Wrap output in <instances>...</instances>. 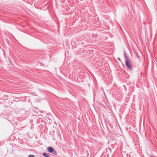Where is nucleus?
<instances>
[{
  "instance_id": "5",
  "label": "nucleus",
  "mask_w": 157,
  "mask_h": 157,
  "mask_svg": "<svg viewBox=\"0 0 157 157\" xmlns=\"http://www.w3.org/2000/svg\"><path fill=\"white\" fill-rule=\"evenodd\" d=\"M28 157H35V155H30L28 156Z\"/></svg>"
},
{
  "instance_id": "8",
  "label": "nucleus",
  "mask_w": 157,
  "mask_h": 157,
  "mask_svg": "<svg viewBox=\"0 0 157 157\" xmlns=\"http://www.w3.org/2000/svg\"><path fill=\"white\" fill-rule=\"evenodd\" d=\"M150 157H155V156H150Z\"/></svg>"
},
{
  "instance_id": "6",
  "label": "nucleus",
  "mask_w": 157,
  "mask_h": 157,
  "mask_svg": "<svg viewBox=\"0 0 157 157\" xmlns=\"http://www.w3.org/2000/svg\"><path fill=\"white\" fill-rule=\"evenodd\" d=\"M34 108L36 110L39 109L37 107H34Z\"/></svg>"
},
{
  "instance_id": "4",
  "label": "nucleus",
  "mask_w": 157,
  "mask_h": 157,
  "mask_svg": "<svg viewBox=\"0 0 157 157\" xmlns=\"http://www.w3.org/2000/svg\"><path fill=\"white\" fill-rule=\"evenodd\" d=\"M124 57L126 61L127 60H128V56H126L125 52H124Z\"/></svg>"
},
{
  "instance_id": "7",
  "label": "nucleus",
  "mask_w": 157,
  "mask_h": 157,
  "mask_svg": "<svg viewBox=\"0 0 157 157\" xmlns=\"http://www.w3.org/2000/svg\"><path fill=\"white\" fill-rule=\"evenodd\" d=\"M117 59H118V60H120V61H121V60H120V59L119 58H117Z\"/></svg>"
},
{
  "instance_id": "1",
  "label": "nucleus",
  "mask_w": 157,
  "mask_h": 157,
  "mask_svg": "<svg viewBox=\"0 0 157 157\" xmlns=\"http://www.w3.org/2000/svg\"><path fill=\"white\" fill-rule=\"evenodd\" d=\"M48 152L54 155H57V152L53 148L51 147H49L47 148Z\"/></svg>"
},
{
  "instance_id": "2",
  "label": "nucleus",
  "mask_w": 157,
  "mask_h": 157,
  "mask_svg": "<svg viewBox=\"0 0 157 157\" xmlns=\"http://www.w3.org/2000/svg\"><path fill=\"white\" fill-rule=\"evenodd\" d=\"M125 64L126 67L130 70H132V63L130 60H127L125 61Z\"/></svg>"
},
{
  "instance_id": "3",
  "label": "nucleus",
  "mask_w": 157,
  "mask_h": 157,
  "mask_svg": "<svg viewBox=\"0 0 157 157\" xmlns=\"http://www.w3.org/2000/svg\"><path fill=\"white\" fill-rule=\"evenodd\" d=\"M43 155L45 157H51L50 156V155H49V154L44 152L43 153Z\"/></svg>"
}]
</instances>
